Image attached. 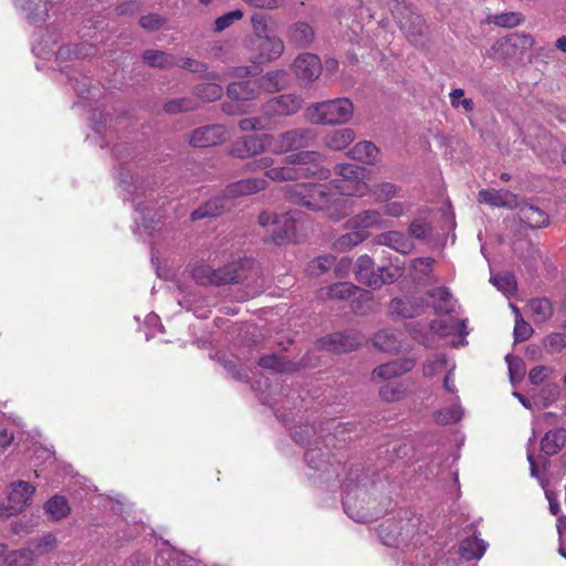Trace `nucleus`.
Segmentation results:
<instances>
[{"mask_svg": "<svg viewBox=\"0 0 566 566\" xmlns=\"http://www.w3.org/2000/svg\"><path fill=\"white\" fill-rule=\"evenodd\" d=\"M269 144V135H249L239 138L231 147L230 154L237 158H249L262 153Z\"/></svg>", "mask_w": 566, "mask_h": 566, "instance_id": "4be33fe9", "label": "nucleus"}, {"mask_svg": "<svg viewBox=\"0 0 566 566\" xmlns=\"http://www.w3.org/2000/svg\"><path fill=\"white\" fill-rule=\"evenodd\" d=\"M478 200L491 207L513 208L517 205L516 197L506 190L483 189L479 191Z\"/></svg>", "mask_w": 566, "mask_h": 566, "instance_id": "c756f323", "label": "nucleus"}, {"mask_svg": "<svg viewBox=\"0 0 566 566\" xmlns=\"http://www.w3.org/2000/svg\"><path fill=\"white\" fill-rule=\"evenodd\" d=\"M57 0H14L15 8L33 24L44 23Z\"/></svg>", "mask_w": 566, "mask_h": 566, "instance_id": "a211bd4d", "label": "nucleus"}, {"mask_svg": "<svg viewBox=\"0 0 566 566\" xmlns=\"http://www.w3.org/2000/svg\"><path fill=\"white\" fill-rule=\"evenodd\" d=\"M34 491V486L27 481L19 480L10 484L8 491L9 506H6V510L10 512V516L21 512L31 503Z\"/></svg>", "mask_w": 566, "mask_h": 566, "instance_id": "412c9836", "label": "nucleus"}, {"mask_svg": "<svg viewBox=\"0 0 566 566\" xmlns=\"http://www.w3.org/2000/svg\"><path fill=\"white\" fill-rule=\"evenodd\" d=\"M507 363L510 379L513 385L521 381L525 375V364L520 357L507 354L505 356Z\"/></svg>", "mask_w": 566, "mask_h": 566, "instance_id": "6e6d98bb", "label": "nucleus"}, {"mask_svg": "<svg viewBox=\"0 0 566 566\" xmlns=\"http://www.w3.org/2000/svg\"><path fill=\"white\" fill-rule=\"evenodd\" d=\"M450 103L452 107H462L465 112H471L474 108L473 99L464 97V91L462 88H454L450 93Z\"/></svg>", "mask_w": 566, "mask_h": 566, "instance_id": "338daca9", "label": "nucleus"}, {"mask_svg": "<svg viewBox=\"0 0 566 566\" xmlns=\"http://www.w3.org/2000/svg\"><path fill=\"white\" fill-rule=\"evenodd\" d=\"M463 417V409L459 403V398L455 396L450 407H444L436 411L434 419L438 423L449 424L461 420Z\"/></svg>", "mask_w": 566, "mask_h": 566, "instance_id": "a18cd8bd", "label": "nucleus"}, {"mask_svg": "<svg viewBox=\"0 0 566 566\" xmlns=\"http://www.w3.org/2000/svg\"><path fill=\"white\" fill-rule=\"evenodd\" d=\"M566 443V429L556 428L545 433L541 441V449L546 455L558 453Z\"/></svg>", "mask_w": 566, "mask_h": 566, "instance_id": "f704fd0d", "label": "nucleus"}, {"mask_svg": "<svg viewBox=\"0 0 566 566\" xmlns=\"http://www.w3.org/2000/svg\"><path fill=\"white\" fill-rule=\"evenodd\" d=\"M389 227V222L382 217L381 211L368 209L356 213L346 221L347 229H358L369 235V230H381Z\"/></svg>", "mask_w": 566, "mask_h": 566, "instance_id": "6ab92c4d", "label": "nucleus"}, {"mask_svg": "<svg viewBox=\"0 0 566 566\" xmlns=\"http://www.w3.org/2000/svg\"><path fill=\"white\" fill-rule=\"evenodd\" d=\"M117 180L119 187L125 192L124 200H129L133 203L136 231L140 235H143L144 232L150 234L149 231L155 230L159 221L155 220V216L145 202L139 200L140 197L145 195L144 184L135 178L126 168L120 169L117 175Z\"/></svg>", "mask_w": 566, "mask_h": 566, "instance_id": "39448f33", "label": "nucleus"}, {"mask_svg": "<svg viewBox=\"0 0 566 566\" xmlns=\"http://www.w3.org/2000/svg\"><path fill=\"white\" fill-rule=\"evenodd\" d=\"M34 563L31 548L12 552L4 559V566H32Z\"/></svg>", "mask_w": 566, "mask_h": 566, "instance_id": "603ef678", "label": "nucleus"}, {"mask_svg": "<svg viewBox=\"0 0 566 566\" xmlns=\"http://www.w3.org/2000/svg\"><path fill=\"white\" fill-rule=\"evenodd\" d=\"M363 343V336L356 332L333 333L319 339V347L333 353H346Z\"/></svg>", "mask_w": 566, "mask_h": 566, "instance_id": "aec40b11", "label": "nucleus"}, {"mask_svg": "<svg viewBox=\"0 0 566 566\" xmlns=\"http://www.w3.org/2000/svg\"><path fill=\"white\" fill-rule=\"evenodd\" d=\"M228 96L235 101H251L259 96L260 86L252 81H239L228 85Z\"/></svg>", "mask_w": 566, "mask_h": 566, "instance_id": "2f4dec72", "label": "nucleus"}, {"mask_svg": "<svg viewBox=\"0 0 566 566\" xmlns=\"http://www.w3.org/2000/svg\"><path fill=\"white\" fill-rule=\"evenodd\" d=\"M253 36L249 41V48L258 51L260 62L277 60L284 53L285 45L282 39L270 29L266 18L262 13L251 17Z\"/></svg>", "mask_w": 566, "mask_h": 566, "instance_id": "423d86ee", "label": "nucleus"}, {"mask_svg": "<svg viewBox=\"0 0 566 566\" xmlns=\"http://www.w3.org/2000/svg\"><path fill=\"white\" fill-rule=\"evenodd\" d=\"M192 276L200 285H223L239 282L242 276L237 271L235 264H229L221 269H212L208 264H201L193 269Z\"/></svg>", "mask_w": 566, "mask_h": 566, "instance_id": "4468645a", "label": "nucleus"}, {"mask_svg": "<svg viewBox=\"0 0 566 566\" xmlns=\"http://www.w3.org/2000/svg\"><path fill=\"white\" fill-rule=\"evenodd\" d=\"M407 391L402 384L388 382L380 387L379 396L386 401H395L401 399Z\"/></svg>", "mask_w": 566, "mask_h": 566, "instance_id": "680f3d73", "label": "nucleus"}, {"mask_svg": "<svg viewBox=\"0 0 566 566\" xmlns=\"http://www.w3.org/2000/svg\"><path fill=\"white\" fill-rule=\"evenodd\" d=\"M390 11L408 40L418 44L426 30L423 19L413 11L406 0H395L390 6Z\"/></svg>", "mask_w": 566, "mask_h": 566, "instance_id": "f8f14e48", "label": "nucleus"}, {"mask_svg": "<svg viewBox=\"0 0 566 566\" xmlns=\"http://www.w3.org/2000/svg\"><path fill=\"white\" fill-rule=\"evenodd\" d=\"M380 542L389 547L408 548L423 543L426 526L421 517L410 510L399 513L398 517L384 521L378 526Z\"/></svg>", "mask_w": 566, "mask_h": 566, "instance_id": "7ed1b4c3", "label": "nucleus"}, {"mask_svg": "<svg viewBox=\"0 0 566 566\" xmlns=\"http://www.w3.org/2000/svg\"><path fill=\"white\" fill-rule=\"evenodd\" d=\"M374 344L382 352L398 353L402 346L398 333L394 329H381L374 336Z\"/></svg>", "mask_w": 566, "mask_h": 566, "instance_id": "58836bf2", "label": "nucleus"}, {"mask_svg": "<svg viewBox=\"0 0 566 566\" xmlns=\"http://www.w3.org/2000/svg\"><path fill=\"white\" fill-rule=\"evenodd\" d=\"M355 139V133L350 128H340L332 132L325 138V145L332 150H342Z\"/></svg>", "mask_w": 566, "mask_h": 566, "instance_id": "a19ab883", "label": "nucleus"}, {"mask_svg": "<svg viewBox=\"0 0 566 566\" xmlns=\"http://www.w3.org/2000/svg\"><path fill=\"white\" fill-rule=\"evenodd\" d=\"M491 282L505 295L513 294L516 290V281L513 274L502 273L491 277Z\"/></svg>", "mask_w": 566, "mask_h": 566, "instance_id": "e2e57ef3", "label": "nucleus"}, {"mask_svg": "<svg viewBox=\"0 0 566 566\" xmlns=\"http://www.w3.org/2000/svg\"><path fill=\"white\" fill-rule=\"evenodd\" d=\"M544 347L549 353H559L566 347V335L563 333H552L544 338Z\"/></svg>", "mask_w": 566, "mask_h": 566, "instance_id": "69168bd1", "label": "nucleus"}, {"mask_svg": "<svg viewBox=\"0 0 566 566\" xmlns=\"http://www.w3.org/2000/svg\"><path fill=\"white\" fill-rule=\"evenodd\" d=\"M513 312L515 313V326H514V337L516 342H524L528 339L533 334L532 326L525 322L520 313V310L511 305Z\"/></svg>", "mask_w": 566, "mask_h": 566, "instance_id": "13d9d810", "label": "nucleus"}, {"mask_svg": "<svg viewBox=\"0 0 566 566\" xmlns=\"http://www.w3.org/2000/svg\"><path fill=\"white\" fill-rule=\"evenodd\" d=\"M527 306L535 323H544L553 315L552 303L546 297L531 300Z\"/></svg>", "mask_w": 566, "mask_h": 566, "instance_id": "79ce46f5", "label": "nucleus"}, {"mask_svg": "<svg viewBox=\"0 0 566 566\" xmlns=\"http://www.w3.org/2000/svg\"><path fill=\"white\" fill-rule=\"evenodd\" d=\"M434 262V259L430 256L415 259L411 263V274L413 279L422 284L436 283L437 279L432 275Z\"/></svg>", "mask_w": 566, "mask_h": 566, "instance_id": "72a5a7b5", "label": "nucleus"}, {"mask_svg": "<svg viewBox=\"0 0 566 566\" xmlns=\"http://www.w3.org/2000/svg\"><path fill=\"white\" fill-rule=\"evenodd\" d=\"M354 114V105L347 97L324 101L310 106L306 116L314 124L342 125Z\"/></svg>", "mask_w": 566, "mask_h": 566, "instance_id": "0eeeda50", "label": "nucleus"}, {"mask_svg": "<svg viewBox=\"0 0 566 566\" xmlns=\"http://www.w3.org/2000/svg\"><path fill=\"white\" fill-rule=\"evenodd\" d=\"M354 271L358 282L374 289L371 276H377V272L374 271V261L369 255H360L355 262Z\"/></svg>", "mask_w": 566, "mask_h": 566, "instance_id": "e433bc0d", "label": "nucleus"}, {"mask_svg": "<svg viewBox=\"0 0 566 566\" xmlns=\"http://www.w3.org/2000/svg\"><path fill=\"white\" fill-rule=\"evenodd\" d=\"M45 512L53 520H61L70 513V505L62 495L52 496L44 505Z\"/></svg>", "mask_w": 566, "mask_h": 566, "instance_id": "49530a36", "label": "nucleus"}, {"mask_svg": "<svg viewBox=\"0 0 566 566\" xmlns=\"http://www.w3.org/2000/svg\"><path fill=\"white\" fill-rule=\"evenodd\" d=\"M56 547V538L52 534H46L40 538L34 539L30 547L33 553V558L35 556L44 555L46 553L52 552Z\"/></svg>", "mask_w": 566, "mask_h": 566, "instance_id": "864d4df0", "label": "nucleus"}, {"mask_svg": "<svg viewBox=\"0 0 566 566\" xmlns=\"http://www.w3.org/2000/svg\"><path fill=\"white\" fill-rule=\"evenodd\" d=\"M301 212L289 211L276 214L263 211L259 214V223L264 228H270L271 240L276 244L292 241L297 232V224Z\"/></svg>", "mask_w": 566, "mask_h": 566, "instance_id": "6e6552de", "label": "nucleus"}, {"mask_svg": "<svg viewBox=\"0 0 566 566\" xmlns=\"http://www.w3.org/2000/svg\"><path fill=\"white\" fill-rule=\"evenodd\" d=\"M196 102L189 97L174 98L164 104V111L167 114H178L195 109Z\"/></svg>", "mask_w": 566, "mask_h": 566, "instance_id": "4d7b16f0", "label": "nucleus"}, {"mask_svg": "<svg viewBox=\"0 0 566 566\" xmlns=\"http://www.w3.org/2000/svg\"><path fill=\"white\" fill-rule=\"evenodd\" d=\"M259 366L264 369H271L277 373H285V371H292L293 365L291 363L283 361L279 356L276 355H265L262 356L259 361Z\"/></svg>", "mask_w": 566, "mask_h": 566, "instance_id": "3c124183", "label": "nucleus"}, {"mask_svg": "<svg viewBox=\"0 0 566 566\" xmlns=\"http://www.w3.org/2000/svg\"><path fill=\"white\" fill-rule=\"evenodd\" d=\"M375 243L388 247L401 254H409L415 249V244L408 234L396 230L378 234L375 238Z\"/></svg>", "mask_w": 566, "mask_h": 566, "instance_id": "393cba45", "label": "nucleus"}, {"mask_svg": "<svg viewBox=\"0 0 566 566\" xmlns=\"http://www.w3.org/2000/svg\"><path fill=\"white\" fill-rule=\"evenodd\" d=\"M399 188L391 182H382L375 186L373 195L377 202H385L398 195Z\"/></svg>", "mask_w": 566, "mask_h": 566, "instance_id": "0e129e2a", "label": "nucleus"}, {"mask_svg": "<svg viewBox=\"0 0 566 566\" xmlns=\"http://www.w3.org/2000/svg\"><path fill=\"white\" fill-rule=\"evenodd\" d=\"M488 22L503 28H514L522 22V15L516 12L494 14L488 18Z\"/></svg>", "mask_w": 566, "mask_h": 566, "instance_id": "052dcab7", "label": "nucleus"}, {"mask_svg": "<svg viewBox=\"0 0 566 566\" xmlns=\"http://www.w3.org/2000/svg\"><path fill=\"white\" fill-rule=\"evenodd\" d=\"M229 137L226 126L212 124L191 132L189 144L193 147L206 148L223 143Z\"/></svg>", "mask_w": 566, "mask_h": 566, "instance_id": "f3484780", "label": "nucleus"}, {"mask_svg": "<svg viewBox=\"0 0 566 566\" xmlns=\"http://www.w3.org/2000/svg\"><path fill=\"white\" fill-rule=\"evenodd\" d=\"M518 218L521 222L532 229L546 227L549 220L546 211L530 202H524L518 206Z\"/></svg>", "mask_w": 566, "mask_h": 566, "instance_id": "c85d7f7f", "label": "nucleus"}, {"mask_svg": "<svg viewBox=\"0 0 566 566\" xmlns=\"http://www.w3.org/2000/svg\"><path fill=\"white\" fill-rule=\"evenodd\" d=\"M402 274V270L400 268H388L381 266L377 271V276H373L374 289L380 287L382 284H390L395 282Z\"/></svg>", "mask_w": 566, "mask_h": 566, "instance_id": "5fc2aeb1", "label": "nucleus"}, {"mask_svg": "<svg viewBox=\"0 0 566 566\" xmlns=\"http://www.w3.org/2000/svg\"><path fill=\"white\" fill-rule=\"evenodd\" d=\"M343 489L345 492L344 510L352 520L358 523H367L376 518L377 514L371 512L369 507V497L365 488L357 484L352 489L348 482L343 485Z\"/></svg>", "mask_w": 566, "mask_h": 566, "instance_id": "9b49d317", "label": "nucleus"}, {"mask_svg": "<svg viewBox=\"0 0 566 566\" xmlns=\"http://www.w3.org/2000/svg\"><path fill=\"white\" fill-rule=\"evenodd\" d=\"M424 307V301L417 296H402L391 300L389 312L391 315L401 318H411L419 316Z\"/></svg>", "mask_w": 566, "mask_h": 566, "instance_id": "5701e85b", "label": "nucleus"}, {"mask_svg": "<svg viewBox=\"0 0 566 566\" xmlns=\"http://www.w3.org/2000/svg\"><path fill=\"white\" fill-rule=\"evenodd\" d=\"M239 127L243 132L265 130L270 127L268 119L262 117L243 118L239 122Z\"/></svg>", "mask_w": 566, "mask_h": 566, "instance_id": "774afa93", "label": "nucleus"}, {"mask_svg": "<svg viewBox=\"0 0 566 566\" xmlns=\"http://www.w3.org/2000/svg\"><path fill=\"white\" fill-rule=\"evenodd\" d=\"M223 88L217 83H202L196 86L195 94L202 101L213 102L222 96Z\"/></svg>", "mask_w": 566, "mask_h": 566, "instance_id": "8fccbe9b", "label": "nucleus"}, {"mask_svg": "<svg viewBox=\"0 0 566 566\" xmlns=\"http://www.w3.org/2000/svg\"><path fill=\"white\" fill-rule=\"evenodd\" d=\"M356 295L366 301L371 300L370 292L360 290L349 282H338L321 290V297L326 296L335 300H348Z\"/></svg>", "mask_w": 566, "mask_h": 566, "instance_id": "a878e982", "label": "nucleus"}, {"mask_svg": "<svg viewBox=\"0 0 566 566\" xmlns=\"http://www.w3.org/2000/svg\"><path fill=\"white\" fill-rule=\"evenodd\" d=\"M432 233L431 224L423 218L413 219L408 228V237L412 240H427Z\"/></svg>", "mask_w": 566, "mask_h": 566, "instance_id": "09e8293b", "label": "nucleus"}, {"mask_svg": "<svg viewBox=\"0 0 566 566\" xmlns=\"http://www.w3.org/2000/svg\"><path fill=\"white\" fill-rule=\"evenodd\" d=\"M428 295L433 300V307L438 314H450L455 311L457 301L447 287H436L429 291Z\"/></svg>", "mask_w": 566, "mask_h": 566, "instance_id": "473e14b6", "label": "nucleus"}, {"mask_svg": "<svg viewBox=\"0 0 566 566\" xmlns=\"http://www.w3.org/2000/svg\"><path fill=\"white\" fill-rule=\"evenodd\" d=\"M486 548L488 543L474 535L461 541L459 552L463 558L471 560L480 559L484 555Z\"/></svg>", "mask_w": 566, "mask_h": 566, "instance_id": "4c0bfd02", "label": "nucleus"}, {"mask_svg": "<svg viewBox=\"0 0 566 566\" xmlns=\"http://www.w3.org/2000/svg\"><path fill=\"white\" fill-rule=\"evenodd\" d=\"M93 53L92 45L86 44H66L62 45L56 51V60L69 61L73 59H83Z\"/></svg>", "mask_w": 566, "mask_h": 566, "instance_id": "c03bdc74", "label": "nucleus"}, {"mask_svg": "<svg viewBox=\"0 0 566 566\" xmlns=\"http://www.w3.org/2000/svg\"><path fill=\"white\" fill-rule=\"evenodd\" d=\"M430 328L440 336H449L459 334L461 339L460 345L467 344L465 336L469 334L467 331V319L446 318L431 322Z\"/></svg>", "mask_w": 566, "mask_h": 566, "instance_id": "cd10ccee", "label": "nucleus"}, {"mask_svg": "<svg viewBox=\"0 0 566 566\" xmlns=\"http://www.w3.org/2000/svg\"><path fill=\"white\" fill-rule=\"evenodd\" d=\"M323 157L317 151L302 150L284 157L282 165L273 166L271 156H263L247 164V170H264L268 179L274 182L295 181L298 179L326 180L331 177L328 168L322 164Z\"/></svg>", "mask_w": 566, "mask_h": 566, "instance_id": "f03ea898", "label": "nucleus"}, {"mask_svg": "<svg viewBox=\"0 0 566 566\" xmlns=\"http://www.w3.org/2000/svg\"><path fill=\"white\" fill-rule=\"evenodd\" d=\"M69 81L71 82L73 88L78 94L81 98H90V96L95 97L94 92H98V88L93 87L91 88V81L86 76H81V78H77L76 76L72 74H67Z\"/></svg>", "mask_w": 566, "mask_h": 566, "instance_id": "bf43d9fd", "label": "nucleus"}, {"mask_svg": "<svg viewBox=\"0 0 566 566\" xmlns=\"http://www.w3.org/2000/svg\"><path fill=\"white\" fill-rule=\"evenodd\" d=\"M378 148L371 142H359L349 151L348 155L358 161L373 165L377 161Z\"/></svg>", "mask_w": 566, "mask_h": 566, "instance_id": "ea45409f", "label": "nucleus"}, {"mask_svg": "<svg viewBox=\"0 0 566 566\" xmlns=\"http://www.w3.org/2000/svg\"><path fill=\"white\" fill-rule=\"evenodd\" d=\"M286 38L291 45L297 49H306L313 43L315 32L308 23L297 21L287 28Z\"/></svg>", "mask_w": 566, "mask_h": 566, "instance_id": "bb28decb", "label": "nucleus"}, {"mask_svg": "<svg viewBox=\"0 0 566 566\" xmlns=\"http://www.w3.org/2000/svg\"><path fill=\"white\" fill-rule=\"evenodd\" d=\"M534 45V39L530 34L512 33L497 40L489 50L488 56L492 59L521 61L524 54Z\"/></svg>", "mask_w": 566, "mask_h": 566, "instance_id": "1a4fd4ad", "label": "nucleus"}, {"mask_svg": "<svg viewBox=\"0 0 566 566\" xmlns=\"http://www.w3.org/2000/svg\"><path fill=\"white\" fill-rule=\"evenodd\" d=\"M292 69L297 80L307 85L319 77L323 65L317 55L302 53L295 57Z\"/></svg>", "mask_w": 566, "mask_h": 566, "instance_id": "dca6fc26", "label": "nucleus"}, {"mask_svg": "<svg viewBox=\"0 0 566 566\" xmlns=\"http://www.w3.org/2000/svg\"><path fill=\"white\" fill-rule=\"evenodd\" d=\"M155 564L156 566H199L198 560L168 546L158 552Z\"/></svg>", "mask_w": 566, "mask_h": 566, "instance_id": "7c9ffc66", "label": "nucleus"}, {"mask_svg": "<svg viewBox=\"0 0 566 566\" xmlns=\"http://www.w3.org/2000/svg\"><path fill=\"white\" fill-rule=\"evenodd\" d=\"M304 458L308 469L313 471L311 479H317L328 484L333 479L339 476L340 462L331 461L329 452L322 448H310Z\"/></svg>", "mask_w": 566, "mask_h": 566, "instance_id": "ddd939ff", "label": "nucleus"}, {"mask_svg": "<svg viewBox=\"0 0 566 566\" xmlns=\"http://www.w3.org/2000/svg\"><path fill=\"white\" fill-rule=\"evenodd\" d=\"M143 60L147 65L159 69H170L176 64L174 55L159 50H146L143 53Z\"/></svg>", "mask_w": 566, "mask_h": 566, "instance_id": "37998d69", "label": "nucleus"}, {"mask_svg": "<svg viewBox=\"0 0 566 566\" xmlns=\"http://www.w3.org/2000/svg\"><path fill=\"white\" fill-rule=\"evenodd\" d=\"M303 99L295 94H282L270 98L262 105V114L269 120L276 117H285L297 113Z\"/></svg>", "mask_w": 566, "mask_h": 566, "instance_id": "2eb2a0df", "label": "nucleus"}, {"mask_svg": "<svg viewBox=\"0 0 566 566\" xmlns=\"http://www.w3.org/2000/svg\"><path fill=\"white\" fill-rule=\"evenodd\" d=\"M349 230L350 232L340 235L336 240V248L339 249L340 251L349 250L358 245L359 243L364 242L368 238V234H364L363 231H359L358 229Z\"/></svg>", "mask_w": 566, "mask_h": 566, "instance_id": "de8ad7c7", "label": "nucleus"}, {"mask_svg": "<svg viewBox=\"0 0 566 566\" xmlns=\"http://www.w3.org/2000/svg\"><path fill=\"white\" fill-rule=\"evenodd\" d=\"M316 139V133L312 128H293L275 136L269 135V145L273 154L282 155L290 151L310 147Z\"/></svg>", "mask_w": 566, "mask_h": 566, "instance_id": "9d476101", "label": "nucleus"}, {"mask_svg": "<svg viewBox=\"0 0 566 566\" xmlns=\"http://www.w3.org/2000/svg\"><path fill=\"white\" fill-rule=\"evenodd\" d=\"M364 168L355 164H339L335 174L342 179L331 184L302 182L283 187V195L290 202L321 211L327 218L339 221L352 211V203L345 197H364L368 186Z\"/></svg>", "mask_w": 566, "mask_h": 566, "instance_id": "f257e3e1", "label": "nucleus"}, {"mask_svg": "<svg viewBox=\"0 0 566 566\" xmlns=\"http://www.w3.org/2000/svg\"><path fill=\"white\" fill-rule=\"evenodd\" d=\"M289 75L284 70H275L268 72L259 80L260 90L265 92H277L286 87Z\"/></svg>", "mask_w": 566, "mask_h": 566, "instance_id": "c9c22d12", "label": "nucleus"}, {"mask_svg": "<svg viewBox=\"0 0 566 566\" xmlns=\"http://www.w3.org/2000/svg\"><path fill=\"white\" fill-rule=\"evenodd\" d=\"M415 365L416 361L410 358L392 360L375 368L371 374V379L374 381L389 380L411 370Z\"/></svg>", "mask_w": 566, "mask_h": 566, "instance_id": "b1692460", "label": "nucleus"}, {"mask_svg": "<svg viewBox=\"0 0 566 566\" xmlns=\"http://www.w3.org/2000/svg\"><path fill=\"white\" fill-rule=\"evenodd\" d=\"M269 186L268 180L261 177L240 179L229 184L222 196L211 198L191 212V220L197 221L223 213L229 208V200L258 193Z\"/></svg>", "mask_w": 566, "mask_h": 566, "instance_id": "20e7f679", "label": "nucleus"}]
</instances>
